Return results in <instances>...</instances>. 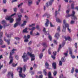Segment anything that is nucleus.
I'll return each mask as SVG.
<instances>
[{
	"label": "nucleus",
	"instance_id": "nucleus-1",
	"mask_svg": "<svg viewBox=\"0 0 78 78\" xmlns=\"http://www.w3.org/2000/svg\"><path fill=\"white\" fill-rule=\"evenodd\" d=\"M18 18L16 19V22L14 25V28H16L18 25H20L21 24V18L22 17V15H18Z\"/></svg>",
	"mask_w": 78,
	"mask_h": 78
},
{
	"label": "nucleus",
	"instance_id": "nucleus-2",
	"mask_svg": "<svg viewBox=\"0 0 78 78\" xmlns=\"http://www.w3.org/2000/svg\"><path fill=\"white\" fill-rule=\"evenodd\" d=\"M19 70L20 71L19 72L20 77V78H25L26 77V76L25 74L22 73V68L20 67H18L17 69V70Z\"/></svg>",
	"mask_w": 78,
	"mask_h": 78
},
{
	"label": "nucleus",
	"instance_id": "nucleus-3",
	"mask_svg": "<svg viewBox=\"0 0 78 78\" xmlns=\"http://www.w3.org/2000/svg\"><path fill=\"white\" fill-rule=\"evenodd\" d=\"M16 49H13L12 50V52H11L10 54V56L9 57V58L11 59L10 62H9V64H11L13 62V57L12 56V55L14 53V51H16Z\"/></svg>",
	"mask_w": 78,
	"mask_h": 78
},
{
	"label": "nucleus",
	"instance_id": "nucleus-4",
	"mask_svg": "<svg viewBox=\"0 0 78 78\" xmlns=\"http://www.w3.org/2000/svg\"><path fill=\"white\" fill-rule=\"evenodd\" d=\"M16 15V13L13 14L11 16H9L8 18H5V19L6 20H10V23H12L14 22V19H12V16H15Z\"/></svg>",
	"mask_w": 78,
	"mask_h": 78
},
{
	"label": "nucleus",
	"instance_id": "nucleus-5",
	"mask_svg": "<svg viewBox=\"0 0 78 78\" xmlns=\"http://www.w3.org/2000/svg\"><path fill=\"white\" fill-rule=\"evenodd\" d=\"M22 57L23 59L24 62H27V60H28L30 58L28 57V54L25 53H23V56Z\"/></svg>",
	"mask_w": 78,
	"mask_h": 78
},
{
	"label": "nucleus",
	"instance_id": "nucleus-6",
	"mask_svg": "<svg viewBox=\"0 0 78 78\" xmlns=\"http://www.w3.org/2000/svg\"><path fill=\"white\" fill-rule=\"evenodd\" d=\"M27 54L29 56H30V57H31V61H33L35 59V56L34 54H32L30 53L29 52H27Z\"/></svg>",
	"mask_w": 78,
	"mask_h": 78
},
{
	"label": "nucleus",
	"instance_id": "nucleus-7",
	"mask_svg": "<svg viewBox=\"0 0 78 78\" xmlns=\"http://www.w3.org/2000/svg\"><path fill=\"white\" fill-rule=\"evenodd\" d=\"M75 14V12L74 10H73L72 11V14L70 15L68 14L66 16V18H68V17H70L71 16H72V17L74 16V15Z\"/></svg>",
	"mask_w": 78,
	"mask_h": 78
},
{
	"label": "nucleus",
	"instance_id": "nucleus-8",
	"mask_svg": "<svg viewBox=\"0 0 78 78\" xmlns=\"http://www.w3.org/2000/svg\"><path fill=\"white\" fill-rule=\"evenodd\" d=\"M69 55H70V56L73 59H74L75 58V56L73 55V53H72V49H71L70 48H69Z\"/></svg>",
	"mask_w": 78,
	"mask_h": 78
},
{
	"label": "nucleus",
	"instance_id": "nucleus-9",
	"mask_svg": "<svg viewBox=\"0 0 78 78\" xmlns=\"http://www.w3.org/2000/svg\"><path fill=\"white\" fill-rule=\"evenodd\" d=\"M54 0H50L49 2H48L46 4V6L48 8L50 5H51L53 2Z\"/></svg>",
	"mask_w": 78,
	"mask_h": 78
},
{
	"label": "nucleus",
	"instance_id": "nucleus-10",
	"mask_svg": "<svg viewBox=\"0 0 78 78\" xmlns=\"http://www.w3.org/2000/svg\"><path fill=\"white\" fill-rule=\"evenodd\" d=\"M2 35H3V32H2L0 33V45H2L3 44V40H2V38H1V37H2Z\"/></svg>",
	"mask_w": 78,
	"mask_h": 78
},
{
	"label": "nucleus",
	"instance_id": "nucleus-11",
	"mask_svg": "<svg viewBox=\"0 0 78 78\" xmlns=\"http://www.w3.org/2000/svg\"><path fill=\"white\" fill-rule=\"evenodd\" d=\"M52 66L53 67L54 69H56V63L55 62L52 63Z\"/></svg>",
	"mask_w": 78,
	"mask_h": 78
},
{
	"label": "nucleus",
	"instance_id": "nucleus-12",
	"mask_svg": "<svg viewBox=\"0 0 78 78\" xmlns=\"http://www.w3.org/2000/svg\"><path fill=\"white\" fill-rule=\"evenodd\" d=\"M43 31L44 32V33L45 35H47L49 33L48 32L46 31L45 28V27L44 28Z\"/></svg>",
	"mask_w": 78,
	"mask_h": 78
},
{
	"label": "nucleus",
	"instance_id": "nucleus-13",
	"mask_svg": "<svg viewBox=\"0 0 78 78\" xmlns=\"http://www.w3.org/2000/svg\"><path fill=\"white\" fill-rule=\"evenodd\" d=\"M4 41H5L6 42L7 44H8V45H9L10 44V40H8L7 41L6 40V39H5V37H4Z\"/></svg>",
	"mask_w": 78,
	"mask_h": 78
},
{
	"label": "nucleus",
	"instance_id": "nucleus-14",
	"mask_svg": "<svg viewBox=\"0 0 78 78\" xmlns=\"http://www.w3.org/2000/svg\"><path fill=\"white\" fill-rule=\"evenodd\" d=\"M55 37L57 38V39H58V38L59 37V33H56Z\"/></svg>",
	"mask_w": 78,
	"mask_h": 78
},
{
	"label": "nucleus",
	"instance_id": "nucleus-15",
	"mask_svg": "<svg viewBox=\"0 0 78 78\" xmlns=\"http://www.w3.org/2000/svg\"><path fill=\"white\" fill-rule=\"evenodd\" d=\"M46 16H47V18H48L50 17V15L48 14V13H47L43 16V17H46Z\"/></svg>",
	"mask_w": 78,
	"mask_h": 78
},
{
	"label": "nucleus",
	"instance_id": "nucleus-16",
	"mask_svg": "<svg viewBox=\"0 0 78 78\" xmlns=\"http://www.w3.org/2000/svg\"><path fill=\"white\" fill-rule=\"evenodd\" d=\"M28 6H30L32 4H33V2L31 0H29L28 1Z\"/></svg>",
	"mask_w": 78,
	"mask_h": 78
},
{
	"label": "nucleus",
	"instance_id": "nucleus-17",
	"mask_svg": "<svg viewBox=\"0 0 78 78\" xmlns=\"http://www.w3.org/2000/svg\"><path fill=\"white\" fill-rule=\"evenodd\" d=\"M23 38L25 39V40H24L25 42H28V39H27V36H26L25 35L23 37Z\"/></svg>",
	"mask_w": 78,
	"mask_h": 78
},
{
	"label": "nucleus",
	"instance_id": "nucleus-18",
	"mask_svg": "<svg viewBox=\"0 0 78 78\" xmlns=\"http://www.w3.org/2000/svg\"><path fill=\"white\" fill-rule=\"evenodd\" d=\"M48 76V78H53V77L51 76V72H49Z\"/></svg>",
	"mask_w": 78,
	"mask_h": 78
},
{
	"label": "nucleus",
	"instance_id": "nucleus-19",
	"mask_svg": "<svg viewBox=\"0 0 78 78\" xmlns=\"http://www.w3.org/2000/svg\"><path fill=\"white\" fill-rule=\"evenodd\" d=\"M65 41H66L67 40H68L69 41H70L71 40V39H70V37H65Z\"/></svg>",
	"mask_w": 78,
	"mask_h": 78
},
{
	"label": "nucleus",
	"instance_id": "nucleus-20",
	"mask_svg": "<svg viewBox=\"0 0 78 78\" xmlns=\"http://www.w3.org/2000/svg\"><path fill=\"white\" fill-rule=\"evenodd\" d=\"M47 21L46 23H45V26L46 27H48V23H49V20L46 19Z\"/></svg>",
	"mask_w": 78,
	"mask_h": 78
},
{
	"label": "nucleus",
	"instance_id": "nucleus-21",
	"mask_svg": "<svg viewBox=\"0 0 78 78\" xmlns=\"http://www.w3.org/2000/svg\"><path fill=\"white\" fill-rule=\"evenodd\" d=\"M66 26H63V30H62V32H66Z\"/></svg>",
	"mask_w": 78,
	"mask_h": 78
},
{
	"label": "nucleus",
	"instance_id": "nucleus-22",
	"mask_svg": "<svg viewBox=\"0 0 78 78\" xmlns=\"http://www.w3.org/2000/svg\"><path fill=\"white\" fill-rule=\"evenodd\" d=\"M27 22L26 21H24L23 23V24H22L21 25V27H23V26H25V25H26V23H27Z\"/></svg>",
	"mask_w": 78,
	"mask_h": 78
},
{
	"label": "nucleus",
	"instance_id": "nucleus-23",
	"mask_svg": "<svg viewBox=\"0 0 78 78\" xmlns=\"http://www.w3.org/2000/svg\"><path fill=\"white\" fill-rule=\"evenodd\" d=\"M17 63H16V64H15L14 63H12V67H16V66H17Z\"/></svg>",
	"mask_w": 78,
	"mask_h": 78
},
{
	"label": "nucleus",
	"instance_id": "nucleus-24",
	"mask_svg": "<svg viewBox=\"0 0 78 78\" xmlns=\"http://www.w3.org/2000/svg\"><path fill=\"white\" fill-rule=\"evenodd\" d=\"M56 21L58 23H61V22H62L61 20H60V19H58V18H57L56 19Z\"/></svg>",
	"mask_w": 78,
	"mask_h": 78
},
{
	"label": "nucleus",
	"instance_id": "nucleus-25",
	"mask_svg": "<svg viewBox=\"0 0 78 78\" xmlns=\"http://www.w3.org/2000/svg\"><path fill=\"white\" fill-rule=\"evenodd\" d=\"M42 45L44 47H47V44H46V43L44 42L42 44Z\"/></svg>",
	"mask_w": 78,
	"mask_h": 78
},
{
	"label": "nucleus",
	"instance_id": "nucleus-26",
	"mask_svg": "<svg viewBox=\"0 0 78 78\" xmlns=\"http://www.w3.org/2000/svg\"><path fill=\"white\" fill-rule=\"evenodd\" d=\"M57 31L58 33L60 32V31H61V27H60V26L58 27L57 29Z\"/></svg>",
	"mask_w": 78,
	"mask_h": 78
},
{
	"label": "nucleus",
	"instance_id": "nucleus-27",
	"mask_svg": "<svg viewBox=\"0 0 78 78\" xmlns=\"http://www.w3.org/2000/svg\"><path fill=\"white\" fill-rule=\"evenodd\" d=\"M27 65H25L23 67V72H25L26 71V68H27Z\"/></svg>",
	"mask_w": 78,
	"mask_h": 78
},
{
	"label": "nucleus",
	"instance_id": "nucleus-28",
	"mask_svg": "<svg viewBox=\"0 0 78 78\" xmlns=\"http://www.w3.org/2000/svg\"><path fill=\"white\" fill-rule=\"evenodd\" d=\"M74 6H75V4L74 3H72L71 5V8L72 9H74Z\"/></svg>",
	"mask_w": 78,
	"mask_h": 78
},
{
	"label": "nucleus",
	"instance_id": "nucleus-29",
	"mask_svg": "<svg viewBox=\"0 0 78 78\" xmlns=\"http://www.w3.org/2000/svg\"><path fill=\"white\" fill-rule=\"evenodd\" d=\"M23 3L22 2L18 4L17 5L18 8H20V6H22V5H23Z\"/></svg>",
	"mask_w": 78,
	"mask_h": 78
},
{
	"label": "nucleus",
	"instance_id": "nucleus-30",
	"mask_svg": "<svg viewBox=\"0 0 78 78\" xmlns=\"http://www.w3.org/2000/svg\"><path fill=\"white\" fill-rule=\"evenodd\" d=\"M27 28H26L25 29H24L23 30V33H28V32L27 31Z\"/></svg>",
	"mask_w": 78,
	"mask_h": 78
},
{
	"label": "nucleus",
	"instance_id": "nucleus-31",
	"mask_svg": "<svg viewBox=\"0 0 78 78\" xmlns=\"http://www.w3.org/2000/svg\"><path fill=\"white\" fill-rule=\"evenodd\" d=\"M46 70V69H45L44 70V71H43V72L45 75H47V73Z\"/></svg>",
	"mask_w": 78,
	"mask_h": 78
},
{
	"label": "nucleus",
	"instance_id": "nucleus-32",
	"mask_svg": "<svg viewBox=\"0 0 78 78\" xmlns=\"http://www.w3.org/2000/svg\"><path fill=\"white\" fill-rule=\"evenodd\" d=\"M57 74V71H54L53 73L54 76H55Z\"/></svg>",
	"mask_w": 78,
	"mask_h": 78
},
{
	"label": "nucleus",
	"instance_id": "nucleus-33",
	"mask_svg": "<svg viewBox=\"0 0 78 78\" xmlns=\"http://www.w3.org/2000/svg\"><path fill=\"white\" fill-rule=\"evenodd\" d=\"M43 56V54H42V53H41L39 55L40 59H42V58Z\"/></svg>",
	"mask_w": 78,
	"mask_h": 78
},
{
	"label": "nucleus",
	"instance_id": "nucleus-34",
	"mask_svg": "<svg viewBox=\"0 0 78 78\" xmlns=\"http://www.w3.org/2000/svg\"><path fill=\"white\" fill-rule=\"evenodd\" d=\"M48 38L49 39L50 41H51V40H52V37H51V36H50V35H49Z\"/></svg>",
	"mask_w": 78,
	"mask_h": 78
},
{
	"label": "nucleus",
	"instance_id": "nucleus-35",
	"mask_svg": "<svg viewBox=\"0 0 78 78\" xmlns=\"http://www.w3.org/2000/svg\"><path fill=\"white\" fill-rule=\"evenodd\" d=\"M6 22L5 20H3L2 21V23L4 25L5 24H6Z\"/></svg>",
	"mask_w": 78,
	"mask_h": 78
},
{
	"label": "nucleus",
	"instance_id": "nucleus-36",
	"mask_svg": "<svg viewBox=\"0 0 78 78\" xmlns=\"http://www.w3.org/2000/svg\"><path fill=\"white\" fill-rule=\"evenodd\" d=\"M45 66L46 68V67H48L49 66V64L47 62H46L45 64Z\"/></svg>",
	"mask_w": 78,
	"mask_h": 78
},
{
	"label": "nucleus",
	"instance_id": "nucleus-37",
	"mask_svg": "<svg viewBox=\"0 0 78 78\" xmlns=\"http://www.w3.org/2000/svg\"><path fill=\"white\" fill-rule=\"evenodd\" d=\"M63 26H65V24H66V20H63Z\"/></svg>",
	"mask_w": 78,
	"mask_h": 78
},
{
	"label": "nucleus",
	"instance_id": "nucleus-38",
	"mask_svg": "<svg viewBox=\"0 0 78 78\" xmlns=\"http://www.w3.org/2000/svg\"><path fill=\"white\" fill-rule=\"evenodd\" d=\"M24 10V9H20V11L21 13H23Z\"/></svg>",
	"mask_w": 78,
	"mask_h": 78
},
{
	"label": "nucleus",
	"instance_id": "nucleus-39",
	"mask_svg": "<svg viewBox=\"0 0 78 78\" xmlns=\"http://www.w3.org/2000/svg\"><path fill=\"white\" fill-rule=\"evenodd\" d=\"M9 24H7L6 23V24H5L3 26L4 27H8L9 26Z\"/></svg>",
	"mask_w": 78,
	"mask_h": 78
},
{
	"label": "nucleus",
	"instance_id": "nucleus-40",
	"mask_svg": "<svg viewBox=\"0 0 78 78\" xmlns=\"http://www.w3.org/2000/svg\"><path fill=\"white\" fill-rule=\"evenodd\" d=\"M61 61L63 62H65L66 61V59H64V58H63V57L61 59Z\"/></svg>",
	"mask_w": 78,
	"mask_h": 78
},
{
	"label": "nucleus",
	"instance_id": "nucleus-41",
	"mask_svg": "<svg viewBox=\"0 0 78 78\" xmlns=\"http://www.w3.org/2000/svg\"><path fill=\"white\" fill-rule=\"evenodd\" d=\"M35 26V24H33L31 25H30L29 26V27H34Z\"/></svg>",
	"mask_w": 78,
	"mask_h": 78
},
{
	"label": "nucleus",
	"instance_id": "nucleus-42",
	"mask_svg": "<svg viewBox=\"0 0 78 78\" xmlns=\"http://www.w3.org/2000/svg\"><path fill=\"white\" fill-rule=\"evenodd\" d=\"M11 73L10 72H9L8 74V76L9 77V76H11Z\"/></svg>",
	"mask_w": 78,
	"mask_h": 78
},
{
	"label": "nucleus",
	"instance_id": "nucleus-43",
	"mask_svg": "<svg viewBox=\"0 0 78 78\" xmlns=\"http://www.w3.org/2000/svg\"><path fill=\"white\" fill-rule=\"evenodd\" d=\"M60 78H66L65 76H63V74H62L60 75Z\"/></svg>",
	"mask_w": 78,
	"mask_h": 78
},
{
	"label": "nucleus",
	"instance_id": "nucleus-44",
	"mask_svg": "<svg viewBox=\"0 0 78 78\" xmlns=\"http://www.w3.org/2000/svg\"><path fill=\"white\" fill-rule=\"evenodd\" d=\"M39 25H37L35 28L37 29V30H39Z\"/></svg>",
	"mask_w": 78,
	"mask_h": 78
},
{
	"label": "nucleus",
	"instance_id": "nucleus-45",
	"mask_svg": "<svg viewBox=\"0 0 78 78\" xmlns=\"http://www.w3.org/2000/svg\"><path fill=\"white\" fill-rule=\"evenodd\" d=\"M75 69V68H72V69L71 70V73H73V72H74V69Z\"/></svg>",
	"mask_w": 78,
	"mask_h": 78
},
{
	"label": "nucleus",
	"instance_id": "nucleus-46",
	"mask_svg": "<svg viewBox=\"0 0 78 78\" xmlns=\"http://www.w3.org/2000/svg\"><path fill=\"white\" fill-rule=\"evenodd\" d=\"M65 26L66 28V27L67 28H69V24L67 23L65 24Z\"/></svg>",
	"mask_w": 78,
	"mask_h": 78
},
{
	"label": "nucleus",
	"instance_id": "nucleus-47",
	"mask_svg": "<svg viewBox=\"0 0 78 78\" xmlns=\"http://www.w3.org/2000/svg\"><path fill=\"white\" fill-rule=\"evenodd\" d=\"M15 58L16 60H19V56L17 55H16Z\"/></svg>",
	"mask_w": 78,
	"mask_h": 78
},
{
	"label": "nucleus",
	"instance_id": "nucleus-48",
	"mask_svg": "<svg viewBox=\"0 0 78 78\" xmlns=\"http://www.w3.org/2000/svg\"><path fill=\"white\" fill-rule=\"evenodd\" d=\"M7 70V69H3L2 71V73H5L6 72Z\"/></svg>",
	"mask_w": 78,
	"mask_h": 78
},
{
	"label": "nucleus",
	"instance_id": "nucleus-49",
	"mask_svg": "<svg viewBox=\"0 0 78 78\" xmlns=\"http://www.w3.org/2000/svg\"><path fill=\"white\" fill-rule=\"evenodd\" d=\"M61 45H59V48L58 50V52H59V50H60V49H61Z\"/></svg>",
	"mask_w": 78,
	"mask_h": 78
},
{
	"label": "nucleus",
	"instance_id": "nucleus-50",
	"mask_svg": "<svg viewBox=\"0 0 78 78\" xmlns=\"http://www.w3.org/2000/svg\"><path fill=\"white\" fill-rule=\"evenodd\" d=\"M58 11H55V17H56L57 16V15H58Z\"/></svg>",
	"mask_w": 78,
	"mask_h": 78
},
{
	"label": "nucleus",
	"instance_id": "nucleus-51",
	"mask_svg": "<svg viewBox=\"0 0 78 78\" xmlns=\"http://www.w3.org/2000/svg\"><path fill=\"white\" fill-rule=\"evenodd\" d=\"M72 17H73L74 20H77V18H76V16H75V15H74V16H72Z\"/></svg>",
	"mask_w": 78,
	"mask_h": 78
},
{
	"label": "nucleus",
	"instance_id": "nucleus-52",
	"mask_svg": "<svg viewBox=\"0 0 78 78\" xmlns=\"http://www.w3.org/2000/svg\"><path fill=\"white\" fill-rule=\"evenodd\" d=\"M17 8H13V10L14 12H17Z\"/></svg>",
	"mask_w": 78,
	"mask_h": 78
},
{
	"label": "nucleus",
	"instance_id": "nucleus-53",
	"mask_svg": "<svg viewBox=\"0 0 78 78\" xmlns=\"http://www.w3.org/2000/svg\"><path fill=\"white\" fill-rule=\"evenodd\" d=\"M37 67V66L36 64H34V69H36V68Z\"/></svg>",
	"mask_w": 78,
	"mask_h": 78
},
{
	"label": "nucleus",
	"instance_id": "nucleus-54",
	"mask_svg": "<svg viewBox=\"0 0 78 78\" xmlns=\"http://www.w3.org/2000/svg\"><path fill=\"white\" fill-rule=\"evenodd\" d=\"M3 3H4V4H6V3L7 1H6V0H3Z\"/></svg>",
	"mask_w": 78,
	"mask_h": 78
},
{
	"label": "nucleus",
	"instance_id": "nucleus-55",
	"mask_svg": "<svg viewBox=\"0 0 78 78\" xmlns=\"http://www.w3.org/2000/svg\"><path fill=\"white\" fill-rule=\"evenodd\" d=\"M15 39H16V40H18V41L20 40V38L19 37H15Z\"/></svg>",
	"mask_w": 78,
	"mask_h": 78
},
{
	"label": "nucleus",
	"instance_id": "nucleus-56",
	"mask_svg": "<svg viewBox=\"0 0 78 78\" xmlns=\"http://www.w3.org/2000/svg\"><path fill=\"white\" fill-rule=\"evenodd\" d=\"M54 44H57V43H58V42H57V41L55 40H54Z\"/></svg>",
	"mask_w": 78,
	"mask_h": 78
},
{
	"label": "nucleus",
	"instance_id": "nucleus-57",
	"mask_svg": "<svg viewBox=\"0 0 78 78\" xmlns=\"http://www.w3.org/2000/svg\"><path fill=\"white\" fill-rule=\"evenodd\" d=\"M65 43H66V42L64 41L62 43V47H64V45H65Z\"/></svg>",
	"mask_w": 78,
	"mask_h": 78
},
{
	"label": "nucleus",
	"instance_id": "nucleus-58",
	"mask_svg": "<svg viewBox=\"0 0 78 78\" xmlns=\"http://www.w3.org/2000/svg\"><path fill=\"white\" fill-rule=\"evenodd\" d=\"M36 29V27H33L31 28L32 31H33L34 30Z\"/></svg>",
	"mask_w": 78,
	"mask_h": 78
},
{
	"label": "nucleus",
	"instance_id": "nucleus-59",
	"mask_svg": "<svg viewBox=\"0 0 78 78\" xmlns=\"http://www.w3.org/2000/svg\"><path fill=\"white\" fill-rule=\"evenodd\" d=\"M62 62L61 61H60L59 62V65L60 66H62Z\"/></svg>",
	"mask_w": 78,
	"mask_h": 78
},
{
	"label": "nucleus",
	"instance_id": "nucleus-60",
	"mask_svg": "<svg viewBox=\"0 0 78 78\" xmlns=\"http://www.w3.org/2000/svg\"><path fill=\"white\" fill-rule=\"evenodd\" d=\"M32 44V41H30L28 43V45H30Z\"/></svg>",
	"mask_w": 78,
	"mask_h": 78
},
{
	"label": "nucleus",
	"instance_id": "nucleus-61",
	"mask_svg": "<svg viewBox=\"0 0 78 78\" xmlns=\"http://www.w3.org/2000/svg\"><path fill=\"white\" fill-rule=\"evenodd\" d=\"M39 3H40V2H39V1H37L36 2L37 5H39Z\"/></svg>",
	"mask_w": 78,
	"mask_h": 78
},
{
	"label": "nucleus",
	"instance_id": "nucleus-62",
	"mask_svg": "<svg viewBox=\"0 0 78 78\" xmlns=\"http://www.w3.org/2000/svg\"><path fill=\"white\" fill-rule=\"evenodd\" d=\"M48 53L49 55H51V52H50V49H49L48 51Z\"/></svg>",
	"mask_w": 78,
	"mask_h": 78
},
{
	"label": "nucleus",
	"instance_id": "nucleus-63",
	"mask_svg": "<svg viewBox=\"0 0 78 78\" xmlns=\"http://www.w3.org/2000/svg\"><path fill=\"white\" fill-rule=\"evenodd\" d=\"M53 54L54 56H56V51L54 52H53Z\"/></svg>",
	"mask_w": 78,
	"mask_h": 78
},
{
	"label": "nucleus",
	"instance_id": "nucleus-64",
	"mask_svg": "<svg viewBox=\"0 0 78 78\" xmlns=\"http://www.w3.org/2000/svg\"><path fill=\"white\" fill-rule=\"evenodd\" d=\"M75 47L76 48H77V43H75Z\"/></svg>",
	"mask_w": 78,
	"mask_h": 78
}]
</instances>
